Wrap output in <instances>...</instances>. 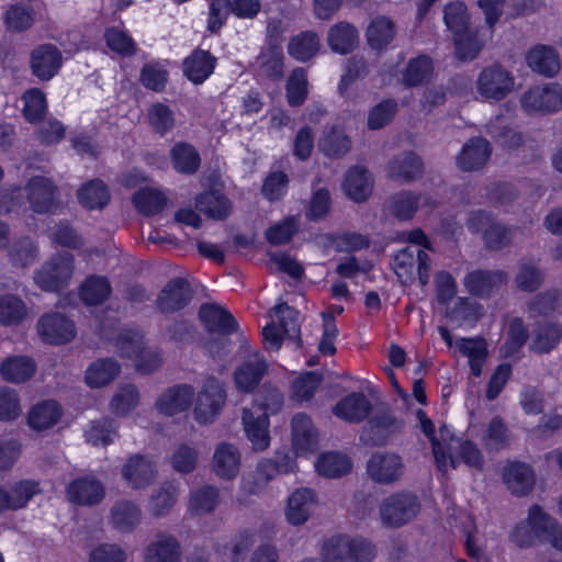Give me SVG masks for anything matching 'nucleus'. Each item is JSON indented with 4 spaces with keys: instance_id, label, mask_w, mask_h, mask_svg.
<instances>
[{
    "instance_id": "nucleus-28",
    "label": "nucleus",
    "mask_w": 562,
    "mask_h": 562,
    "mask_svg": "<svg viewBox=\"0 0 562 562\" xmlns=\"http://www.w3.org/2000/svg\"><path fill=\"white\" fill-rule=\"evenodd\" d=\"M387 177L401 182H411L423 173V162L413 151L395 156L387 165Z\"/></svg>"
},
{
    "instance_id": "nucleus-64",
    "label": "nucleus",
    "mask_w": 562,
    "mask_h": 562,
    "mask_svg": "<svg viewBox=\"0 0 562 562\" xmlns=\"http://www.w3.org/2000/svg\"><path fill=\"white\" fill-rule=\"evenodd\" d=\"M143 334L134 329H122L116 346L123 357H138L144 351Z\"/></svg>"
},
{
    "instance_id": "nucleus-40",
    "label": "nucleus",
    "mask_w": 562,
    "mask_h": 562,
    "mask_svg": "<svg viewBox=\"0 0 562 562\" xmlns=\"http://www.w3.org/2000/svg\"><path fill=\"white\" fill-rule=\"evenodd\" d=\"M319 38L315 32L304 31L291 37L288 44V53L299 61H307L318 53Z\"/></svg>"
},
{
    "instance_id": "nucleus-43",
    "label": "nucleus",
    "mask_w": 562,
    "mask_h": 562,
    "mask_svg": "<svg viewBox=\"0 0 562 562\" xmlns=\"http://www.w3.org/2000/svg\"><path fill=\"white\" fill-rule=\"evenodd\" d=\"M27 315L25 303L14 294L0 295V324L3 326L19 325Z\"/></svg>"
},
{
    "instance_id": "nucleus-25",
    "label": "nucleus",
    "mask_w": 562,
    "mask_h": 562,
    "mask_svg": "<svg viewBox=\"0 0 562 562\" xmlns=\"http://www.w3.org/2000/svg\"><path fill=\"white\" fill-rule=\"evenodd\" d=\"M315 505L316 496L311 488H297L288 499L286 520L293 526L305 524Z\"/></svg>"
},
{
    "instance_id": "nucleus-62",
    "label": "nucleus",
    "mask_w": 562,
    "mask_h": 562,
    "mask_svg": "<svg viewBox=\"0 0 562 562\" xmlns=\"http://www.w3.org/2000/svg\"><path fill=\"white\" fill-rule=\"evenodd\" d=\"M508 442L509 436L505 423L501 417H494L490 422L486 435L484 436L485 448L490 451H498L505 448Z\"/></svg>"
},
{
    "instance_id": "nucleus-46",
    "label": "nucleus",
    "mask_w": 562,
    "mask_h": 562,
    "mask_svg": "<svg viewBox=\"0 0 562 562\" xmlns=\"http://www.w3.org/2000/svg\"><path fill=\"white\" fill-rule=\"evenodd\" d=\"M286 101L291 106L302 105L308 94V80L306 70L297 67L290 74L286 86Z\"/></svg>"
},
{
    "instance_id": "nucleus-23",
    "label": "nucleus",
    "mask_w": 562,
    "mask_h": 562,
    "mask_svg": "<svg viewBox=\"0 0 562 562\" xmlns=\"http://www.w3.org/2000/svg\"><path fill=\"white\" fill-rule=\"evenodd\" d=\"M261 9L259 0H213V31L221 26L224 20L234 13L238 18L252 19Z\"/></svg>"
},
{
    "instance_id": "nucleus-51",
    "label": "nucleus",
    "mask_w": 562,
    "mask_h": 562,
    "mask_svg": "<svg viewBox=\"0 0 562 562\" xmlns=\"http://www.w3.org/2000/svg\"><path fill=\"white\" fill-rule=\"evenodd\" d=\"M486 132L497 144L508 149H516L524 144L522 134L503 125L499 117L486 126Z\"/></svg>"
},
{
    "instance_id": "nucleus-4",
    "label": "nucleus",
    "mask_w": 562,
    "mask_h": 562,
    "mask_svg": "<svg viewBox=\"0 0 562 562\" xmlns=\"http://www.w3.org/2000/svg\"><path fill=\"white\" fill-rule=\"evenodd\" d=\"M418 496L412 492L402 491L385 497L379 507L380 519L387 528H401L414 520L420 512Z\"/></svg>"
},
{
    "instance_id": "nucleus-55",
    "label": "nucleus",
    "mask_w": 562,
    "mask_h": 562,
    "mask_svg": "<svg viewBox=\"0 0 562 562\" xmlns=\"http://www.w3.org/2000/svg\"><path fill=\"white\" fill-rule=\"evenodd\" d=\"M321 150L328 157H341L351 148V142L344 131L331 128L319 140Z\"/></svg>"
},
{
    "instance_id": "nucleus-42",
    "label": "nucleus",
    "mask_w": 562,
    "mask_h": 562,
    "mask_svg": "<svg viewBox=\"0 0 562 562\" xmlns=\"http://www.w3.org/2000/svg\"><path fill=\"white\" fill-rule=\"evenodd\" d=\"M456 345L458 351L469 358L473 374L480 375L482 364L487 356L485 339L482 337L460 338Z\"/></svg>"
},
{
    "instance_id": "nucleus-50",
    "label": "nucleus",
    "mask_w": 562,
    "mask_h": 562,
    "mask_svg": "<svg viewBox=\"0 0 562 562\" xmlns=\"http://www.w3.org/2000/svg\"><path fill=\"white\" fill-rule=\"evenodd\" d=\"M173 167L181 173H193L200 166V157L193 146L179 143L171 150Z\"/></svg>"
},
{
    "instance_id": "nucleus-41",
    "label": "nucleus",
    "mask_w": 562,
    "mask_h": 562,
    "mask_svg": "<svg viewBox=\"0 0 562 562\" xmlns=\"http://www.w3.org/2000/svg\"><path fill=\"white\" fill-rule=\"evenodd\" d=\"M123 475L132 487L142 488L154 479L155 468L149 460L134 457L125 464Z\"/></svg>"
},
{
    "instance_id": "nucleus-60",
    "label": "nucleus",
    "mask_w": 562,
    "mask_h": 562,
    "mask_svg": "<svg viewBox=\"0 0 562 562\" xmlns=\"http://www.w3.org/2000/svg\"><path fill=\"white\" fill-rule=\"evenodd\" d=\"M481 310L482 306L479 303L468 297H459L454 305L447 312V316L451 322L460 325L464 322L477 321L482 315Z\"/></svg>"
},
{
    "instance_id": "nucleus-21",
    "label": "nucleus",
    "mask_w": 562,
    "mask_h": 562,
    "mask_svg": "<svg viewBox=\"0 0 562 562\" xmlns=\"http://www.w3.org/2000/svg\"><path fill=\"white\" fill-rule=\"evenodd\" d=\"M241 419L245 432L252 443V448L257 451L266 450L270 445L268 415L244 408Z\"/></svg>"
},
{
    "instance_id": "nucleus-59",
    "label": "nucleus",
    "mask_w": 562,
    "mask_h": 562,
    "mask_svg": "<svg viewBox=\"0 0 562 562\" xmlns=\"http://www.w3.org/2000/svg\"><path fill=\"white\" fill-rule=\"evenodd\" d=\"M445 23L447 27L457 36L469 29V14L467 7L462 2H451L445 8Z\"/></svg>"
},
{
    "instance_id": "nucleus-20",
    "label": "nucleus",
    "mask_w": 562,
    "mask_h": 562,
    "mask_svg": "<svg viewBox=\"0 0 562 562\" xmlns=\"http://www.w3.org/2000/svg\"><path fill=\"white\" fill-rule=\"evenodd\" d=\"M66 496L77 505H94L103 498L104 487L92 476L78 477L67 485Z\"/></svg>"
},
{
    "instance_id": "nucleus-19",
    "label": "nucleus",
    "mask_w": 562,
    "mask_h": 562,
    "mask_svg": "<svg viewBox=\"0 0 562 562\" xmlns=\"http://www.w3.org/2000/svg\"><path fill=\"white\" fill-rule=\"evenodd\" d=\"M419 204L434 209L436 206V201L425 193L401 191L391 198L389 210L396 218L407 221L413 218Z\"/></svg>"
},
{
    "instance_id": "nucleus-35",
    "label": "nucleus",
    "mask_w": 562,
    "mask_h": 562,
    "mask_svg": "<svg viewBox=\"0 0 562 562\" xmlns=\"http://www.w3.org/2000/svg\"><path fill=\"white\" fill-rule=\"evenodd\" d=\"M562 338V325L546 322L538 324L532 331L529 349L536 353H548L554 349Z\"/></svg>"
},
{
    "instance_id": "nucleus-5",
    "label": "nucleus",
    "mask_w": 562,
    "mask_h": 562,
    "mask_svg": "<svg viewBox=\"0 0 562 562\" xmlns=\"http://www.w3.org/2000/svg\"><path fill=\"white\" fill-rule=\"evenodd\" d=\"M403 426L404 423L389 407H379L363 426L360 441L367 447H383L402 431Z\"/></svg>"
},
{
    "instance_id": "nucleus-37",
    "label": "nucleus",
    "mask_w": 562,
    "mask_h": 562,
    "mask_svg": "<svg viewBox=\"0 0 562 562\" xmlns=\"http://www.w3.org/2000/svg\"><path fill=\"white\" fill-rule=\"evenodd\" d=\"M36 371V363L26 356H14L5 359L0 366L3 379L10 383H24Z\"/></svg>"
},
{
    "instance_id": "nucleus-12",
    "label": "nucleus",
    "mask_w": 562,
    "mask_h": 562,
    "mask_svg": "<svg viewBox=\"0 0 562 562\" xmlns=\"http://www.w3.org/2000/svg\"><path fill=\"white\" fill-rule=\"evenodd\" d=\"M37 333L47 344L63 345L75 338L76 326L61 313H47L37 321Z\"/></svg>"
},
{
    "instance_id": "nucleus-57",
    "label": "nucleus",
    "mask_w": 562,
    "mask_h": 562,
    "mask_svg": "<svg viewBox=\"0 0 562 562\" xmlns=\"http://www.w3.org/2000/svg\"><path fill=\"white\" fill-rule=\"evenodd\" d=\"M529 338L528 328L521 318L515 317L508 325L507 339L502 348L505 357L518 352Z\"/></svg>"
},
{
    "instance_id": "nucleus-47",
    "label": "nucleus",
    "mask_w": 562,
    "mask_h": 562,
    "mask_svg": "<svg viewBox=\"0 0 562 562\" xmlns=\"http://www.w3.org/2000/svg\"><path fill=\"white\" fill-rule=\"evenodd\" d=\"M184 75L194 83L203 82L211 74L209 52L196 49L183 61Z\"/></svg>"
},
{
    "instance_id": "nucleus-48",
    "label": "nucleus",
    "mask_w": 562,
    "mask_h": 562,
    "mask_svg": "<svg viewBox=\"0 0 562 562\" xmlns=\"http://www.w3.org/2000/svg\"><path fill=\"white\" fill-rule=\"evenodd\" d=\"M272 311L276 313L279 327L284 337L295 340L301 346V329L299 324V312L286 303L276 305Z\"/></svg>"
},
{
    "instance_id": "nucleus-31",
    "label": "nucleus",
    "mask_w": 562,
    "mask_h": 562,
    "mask_svg": "<svg viewBox=\"0 0 562 562\" xmlns=\"http://www.w3.org/2000/svg\"><path fill=\"white\" fill-rule=\"evenodd\" d=\"M503 477L508 490L517 496L527 495L535 485L532 469L522 462H512L505 467Z\"/></svg>"
},
{
    "instance_id": "nucleus-6",
    "label": "nucleus",
    "mask_w": 562,
    "mask_h": 562,
    "mask_svg": "<svg viewBox=\"0 0 562 562\" xmlns=\"http://www.w3.org/2000/svg\"><path fill=\"white\" fill-rule=\"evenodd\" d=\"M515 86L513 74L496 64L485 67L479 75L476 90L485 100L501 101L506 98Z\"/></svg>"
},
{
    "instance_id": "nucleus-24",
    "label": "nucleus",
    "mask_w": 562,
    "mask_h": 562,
    "mask_svg": "<svg viewBox=\"0 0 562 562\" xmlns=\"http://www.w3.org/2000/svg\"><path fill=\"white\" fill-rule=\"evenodd\" d=\"M268 369L266 359L259 352L249 353L234 371L236 386H258Z\"/></svg>"
},
{
    "instance_id": "nucleus-7",
    "label": "nucleus",
    "mask_w": 562,
    "mask_h": 562,
    "mask_svg": "<svg viewBox=\"0 0 562 562\" xmlns=\"http://www.w3.org/2000/svg\"><path fill=\"white\" fill-rule=\"evenodd\" d=\"M367 474L378 484L391 485L400 481L405 472L403 458L392 451H375L367 461Z\"/></svg>"
},
{
    "instance_id": "nucleus-1",
    "label": "nucleus",
    "mask_w": 562,
    "mask_h": 562,
    "mask_svg": "<svg viewBox=\"0 0 562 562\" xmlns=\"http://www.w3.org/2000/svg\"><path fill=\"white\" fill-rule=\"evenodd\" d=\"M536 539L562 551V525L538 505L530 507L526 521L517 525L510 533L512 542L519 548L532 547Z\"/></svg>"
},
{
    "instance_id": "nucleus-29",
    "label": "nucleus",
    "mask_w": 562,
    "mask_h": 562,
    "mask_svg": "<svg viewBox=\"0 0 562 562\" xmlns=\"http://www.w3.org/2000/svg\"><path fill=\"white\" fill-rule=\"evenodd\" d=\"M181 547L179 541L169 535L156 537L144 551V562H180Z\"/></svg>"
},
{
    "instance_id": "nucleus-58",
    "label": "nucleus",
    "mask_w": 562,
    "mask_h": 562,
    "mask_svg": "<svg viewBox=\"0 0 562 562\" xmlns=\"http://www.w3.org/2000/svg\"><path fill=\"white\" fill-rule=\"evenodd\" d=\"M416 417L424 435L430 440L436 465L439 471H443L446 467L445 449L435 431L434 423L427 417L423 409L416 411Z\"/></svg>"
},
{
    "instance_id": "nucleus-14",
    "label": "nucleus",
    "mask_w": 562,
    "mask_h": 562,
    "mask_svg": "<svg viewBox=\"0 0 562 562\" xmlns=\"http://www.w3.org/2000/svg\"><path fill=\"white\" fill-rule=\"evenodd\" d=\"M492 155V146L484 137H471L456 156V166L463 172L482 170Z\"/></svg>"
},
{
    "instance_id": "nucleus-45",
    "label": "nucleus",
    "mask_w": 562,
    "mask_h": 562,
    "mask_svg": "<svg viewBox=\"0 0 562 562\" xmlns=\"http://www.w3.org/2000/svg\"><path fill=\"white\" fill-rule=\"evenodd\" d=\"M42 492L40 483L32 480H21L11 485L7 492L9 509L24 508L31 498Z\"/></svg>"
},
{
    "instance_id": "nucleus-61",
    "label": "nucleus",
    "mask_w": 562,
    "mask_h": 562,
    "mask_svg": "<svg viewBox=\"0 0 562 562\" xmlns=\"http://www.w3.org/2000/svg\"><path fill=\"white\" fill-rule=\"evenodd\" d=\"M432 69L431 60L427 56H419L412 59L403 75V83L407 87H415L424 82Z\"/></svg>"
},
{
    "instance_id": "nucleus-49",
    "label": "nucleus",
    "mask_w": 562,
    "mask_h": 562,
    "mask_svg": "<svg viewBox=\"0 0 562 562\" xmlns=\"http://www.w3.org/2000/svg\"><path fill=\"white\" fill-rule=\"evenodd\" d=\"M78 199L87 209H102L109 203L110 193L101 180H91L78 191Z\"/></svg>"
},
{
    "instance_id": "nucleus-2",
    "label": "nucleus",
    "mask_w": 562,
    "mask_h": 562,
    "mask_svg": "<svg viewBox=\"0 0 562 562\" xmlns=\"http://www.w3.org/2000/svg\"><path fill=\"white\" fill-rule=\"evenodd\" d=\"M321 555L324 562H371L375 558V547L361 537L336 535L324 541Z\"/></svg>"
},
{
    "instance_id": "nucleus-26",
    "label": "nucleus",
    "mask_w": 562,
    "mask_h": 562,
    "mask_svg": "<svg viewBox=\"0 0 562 562\" xmlns=\"http://www.w3.org/2000/svg\"><path fill=\"white\" fill-rule=\"evenodd\" d=\"M372 411V404L361 392H353L340 400L333 413L347 422L360 423L364 420Z\"/></svg>"
},
{
    "instance_id": "nucleus-52",
    "label": "nucleus",
    "mask_w": 562,
    "mask_h": 562,
    "mask_svg": "<svg viewBox=\"0 0 562 562\" xmlns=\"http://www.w3.org/2000/svg\"><path fill=\"white\" fill-rule=\"evenodd\" d=\"M279 473L272 459H262L256 467L252 474L246 480L247 488L252 494L262 492L268 483Z\"/></svg>"
},
{
    "instance_id": "nucleus-39",
    "label": "nucleus",
    "mask_w": 562,
    "mask_h": 562,
    "mask_svg": "<svg viewBox=\"0 0 562 562\" xmlns=\"http://www.w3.org/2000/svg\"><path fill=\"white\" fill-rule=\"evenodd\" d=\"M121 373L120 364L113 359H99L92 362L86 371L88 386H105L114 382Z\"/></svg>"
},
{
    "instance_id": "nucleus-9",
    "label": "nucleus",
    "mask_w": 562,
    "mask_h": 562,
    "mask_svg": "<svg viewBox=\"0 0 562 562\" xmlns=\"http://www.w3.org/2000/svg\"><path fill=\"white\" fill-rule=\"evenodd\" d=\"M74 271V256L63 252L54 256L35 274L36 284L45 291H58L66 286Z\"/></svg>"
},
{
    "instance_id": "nucleus-27",
    "label": "nucleus",
    "mask_w": 562,
    "mask_h": 562,
    "mask_svg": "<svg viewBox=\"0 0 562 562\" xmlns=\"http://www.w3.org/2000/svg\"><path fill=\"white\" fill-rule=\"evenodd\" d=\"M322 383H325L326 386H347L349 384L355 383L360 384V386H372L374 384V382L371 380H360L351 376L348 373H328L324 375L317 371H310L303 372L299 376H296L295 380L293 381L292 386H318Z\"/></svg>"
},
{
    "instance_id": "nucleus-17",
    "label": "nucleus",
    "mask_w": 562,
    "mask_h": 562,
    "mask_svg": "<svg viewBox=\"0 0 562 562\" xmlns=\"http://www.w3.org/2000/svg\"><path fill=\"white\" fill-rule=\"evenodd\" d=\"M192 289L183 278L170 280L157 297V307L161 313H175L189 304Z\"/></svg>"
},
{
    "instance_id": "nucleus-36",
    "label": "nucleus",
    "mask_w": 562,
    "mask_h": 562,
    "mask_svg": "<svg viewBox=\"0 0 562 562\" xmlns=\"http://www.w3.org/2000/svg\"><path fill=\"white\" fill-rule=\"evenodd\" d=\"M395 34V23L384 15L372 19L366 32L369 46L375 50L385 48L394 40Z\"/></svg>"
},
{
    "instance_id": "nucleus-30",
    "label": "nucleus",
    "mask_w": 562,
    "mask_h": 562,
    "mask_svg": "<svg viewBox=\"0 0 562 562\" xmlns=\"http://www.w3.org/2000/svg\"><path fill=\"white\" fill-rule=\"evenodd\" d=\"M63 416V408L53 400L36 403L27 413V424L36 431L54 427Z\"/></svg>"
},
{
    "instance_id": "nucleus-11",
    "label": "nucleus",
    "mask_w": 562,
    "mask_h": 562,
    "mask_svg": "<svg viewBox=\"0 0 562 562\" xmlns=\"http://www.w3.org/2000/svg\"><path fill=\"white\" fill-rule=\"evenodd\" d=\"M31 209L38 214L54 213L59 207L58 188L45 177L36 176L25 187Z\"/></svg>"
},
{
    "instance_id": "nucleus-34",
    "label": "nucleus",
    "mask_w": 562,
    "mask_h": 562,
    "mask_svg": "<svg viewBox=\"0 0 562 562\" xmlns=\"http://www.w3.org/2000/svg\"><path fill=\"white\" fill-rule=\"evenodd\" d=\"M257 72L270 80H281L284 76V55L281 46H267L256 58Z\"/></svg>"
},
{
    "instance_id": "nucleus-10",
    "label": "nucleus",
    "mask_w": 562,
    "mask_h": 562,
    "mask_svg": "<svg viewBox=\"0 0 562 562\" xmlns=\"http://www.w3.org/2000/svg\"><path fill=\"white\" fill-rule=\"evenodd\" d=\"M238 330V323L223 305L213 302V360L231 355L233 342L229 335Z\"/></svg>"
},
{
    "instance_id": "nucleus-22",
    "label": "nucleus",
    "mask_w": 562,
    "mask_h": 562,
    "mask_svg": "<svg viewBox=\"0 0 562 562\" xmlns=\"http://www.w3.org/2000/svg\"><path fill=\"white\" fill-rule=\"evenodd\" d=\"M241 454L232 443L218 445L213 453V472L222 480H234L240 470Z\"/></svg>"
},
{
    "instance_id": "nucleus-54",
    "label": "nucleus",
    "mask_w": 562,
    "mask_h": 562,
    "mask_svg": "<svg viewBox=\"0 0 562 562\" xmlns=\"http://www.w3.org/2000/svg\"><path fill=\"white\" fill-rule=\"evenodd\" d=\"M225 182L213 170V221H225L234 212V202L222 192Z\"/></svg>"
},
{
    "instance_id": "nucleus-3",
    "label": "nucleus",
    "mask_w": 562,
    "mask_h": 562,
    "mask_svg": "<svg viewBox=\"0 0 562 562\" xmlns=\"http://www.w3.org/2000/svg\"><path fill=\"white\" fill-rule=\"evenodd\" d=\"M393 268L402 284H411L418 278L424 286L429 281L431 259L424 249L406 246L394 255Z\"/></svg>"
},
{
    "instance_id": "nucleus-8",
    "label": "nucleus",
    "mask_w": 562,
    "mask_h": 562,
    "mask_svg": "<svg viewBox=\"0 0 562 562\" xmlns=\"http://www.w3.org/2000/svg\"><path fill=\"white\" fill-rule=\"evenodd\" d=\"M520 102L529 113L558 112L562 109V87L557 82L533 86L521 95Z\"/></svg>"
},
{
    "instance_id": "nucleus-15",
    "label": "nucleus",
    "mask_w": 562,
    "mask_h": 562,
    "mask_svg": "<svg viewBox=\"0 0 562 562\" xmlns=\"http://www.w3.org/2000/svg\"><path fill=\"white\" fill-rule=\"evenodd\" d=\"M525 61L528 68L544 78H554L561 71L560 55L550 45H533L526 53Z\"/></svg>"
},
{
    "instance_id": "nucleus-13",
    "label": "nucleus",
    "mask_w": 562,
    "mask_h": 562,
    "mask_svg": "<svg viewBox=\"0 0 562 562\" xmlns=\"http://www.w3.org/2000/svg\"><path fill=\"white\" fill-rule=\"evenodd\" d=\"M508 281V274L503 270L475 269L468 272L463 285L469 294L487 299Z\"/></svg>"
},
{
    "instance_id": "nucleus-33",
    "label": "nucleus",
    "mask_w": 562,
    "mask_h": 562,
    "mask_svg": "<svg viewBox=\"0 0 562 562\" xmlns=\"http://www.w3.org/2000/svg\"><path fill=\"white\" fill-rule=\"evenodd\" d=\"M327 42L333 52L347 55L358 46L359 33L355 25L338 22L329 29Z\"/></svg>"
},
{
    "instance_id": "nucleus-32",
    "label": "nucleus",
    "mask_w": 562,
    "mask_h": 562,
    "mask_svg": "<svg viewBox=\"0 0 562 562\" xmlns=\"http://www.w3.org/2000/svg\"><path fill=\"white\" fill-rule=\"evenodd\" d=\"M372 188L373 180L367 169L352 167L346 173L344 189L352 201L364 202L371 195Z\"/></svg>"
},
{
    "instance_id": "nucleus-53",
    "label": "nucleus",
    "mask_w": 562,
    "mask_h": 562,
    "mask_svg": "<svg viewBox=\"0 0 562 562\" xmlns=\"http://www.w3.org/2000/svg\"><path fill=\"white\" fill-rule=\"evenodd\" d=\"M454 54L459 60H473L483 48V43L477 38L476 32L467 30L453 36Z\"/></svg>"
},
{
    "instance_id": "nucleus-18",
    "label": "nucleus",
    "mask_w": 562,
    "mask_h": 562,
    "mask_svg": "<svg viewBox=\"0 0 562 562\" xmlns=\"http://www.w3.org/2000/svg\"><path fill=\"white\" fill-rule=\"evenodd\" d=\"M292 447L295 454L314 453L318 447V432L308 415L299 413L292 418Z\"/></svg>"
},
{
    "instance_id": "nucleus-44",
    "label": "nucleus",
    "mask_w": 562,
    "mask_h": 562,
    "mask_svg": "<svg viewBox=\"0 0 562 562\" xmlns=\"http://www.w3.org/2000/svg\"><path fill=\"white\" fill-rule=\"evenodd\" d=\"M111 294V284L105 277H89L80 288V297L87 305L102 304Z\"/></svg>"
},
{
    "instance_id": "nucleus-56",
    "label": "nucleus",
    "mask_w": 562,
    "mask_h": 562,
    "mask_svg": "<svg viewBox=\"0 0 562 562\" xmlns=\"http://www.w3.org/2000/svg\"><path fill=\"white\" fill-rule=\"evenodd\" d=\"M135 207L144 215H154L166 204L165 195L155 189H140L133 196Z\"/></svg>"
},
{
    "instance_id": "nucleus-16",
    "label": "nucleus",
    "mask_w": 562,
    "mask_h": 562,
    "mask_svg": "<svg viewBox=\"0 0 562 562\" xmlns=\"http://www.w3.org/2000/svg\"><path fill=\"white\" fill-rule=\"evenodd\" d=\"M61 64V53L53 44L40 45L31 53L32 74L41 80H50L59 71Z\"/></svg>"
},
{
    "instance_id": "nucleus-63",
    "label": "nucleus",
    "mask_w": 562,
    "mask_h": 562,
    "mask_svg": "<svg viewBox=\"0 0 562 562\" xmlns=\"http://www.w3.org/2000/svg\"><path fill=\"white\" fill-rule=\"evenodd\" d=\"M150 126L160 135L167 134L175 125L173 112L164 103H155L148 109Z\"/></svg>"
},
{
    "instance_id": "nucleus-38",
    "label": "nucleus",
    "mask_w": 562,
    "mask_h": 562,
    "mask_svg": "<svg viewBox=\"0 0 562 562\" xmlns=\"http://www.w3.org/2000/svg\"><path fill=\"white\" fill-rule=\"evenodd\" d=\"M315 468L319 475L337 479L351 471L352 462L346 454L330 451L322 453L317 458Z\"/></svg>"
}]
</instances>
